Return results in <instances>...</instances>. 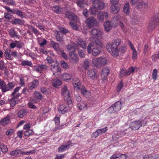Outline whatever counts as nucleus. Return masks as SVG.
Masks as SVG:
<instances>
[{
  "mask_svg": "<svg viewBox=\"0 0 159 159\" xmlns=\"http://www.w3.org/2000/svg\"><path fill=\"white\" fill-rule=\"evenodd\" d=\"M89 40L91 42L89 43L88 46L89 50L90 49L91 47H93L94 46L102 47V43L98 38L91 37L89 38Z\"/></svg>",
  "mask_w": 159,
  "mask_h": 159,
  "instance_id": "1",
  "label": "nucleus"
},
{
  "mask_svg": "<svg viewBox=\"0 0 159 159\" xmlns=\"http://www.w3.org/2000/svg\"><path fill=\"white\" fill-rule=\"evenodd\" d=\"M85 23L89 28L97 26L98 25V23L96 19L93 17L91 16L86 19Z\"/></svg>",
  "mask_w": 159,
  "mask_h": 159,
  "instance_id": "2",
  "label": "nucleus"
},
{
  "mask_svg": "<svg viewBox=\"0 0 159 159\" xmlns=\"http://www.w3.org/2000/svg\"><path fill=\"white\" fill-rule=\"evenodd\" d=\"M100 47L94 46L93 47H91L90 49H88V46L87 47V52L89 54L92 53L94 56H97L101 52L102 48Z\"/></svg>",
  "mask_w": 159,
  "mask_h": 159,
  "instance_id": "3",
  "label": "nucleus"
},
{
  "mask_svg": "<svg viewBox=\"0 0 159 159\" xmlns=\"http://www.w3.org/2000/svg\"><path fill=\"white\" fill-rule=\"evenodd\" d=\"M95 62H96L97 66H104L107 63V59L105 58L99 57L98 59L94 58L93 59Z\"/></svg>",
  "mask_w": 159,
  "mask_h": 159,
  "instance_id": "4",
  "label": "nucleus"
},
{
  "mask_svg": "<svg viewBox=\"0 0 159 159\" xmlns=\"http://www.w3.org/2000/svg\"><path fill=\"white\" fill-rule=\"evenodd\" d=\"M134 71V69L133 67L129 68L127 70L121 69L120 71V76L122 77L127 76L129 75L131 73H133Z\"/></svg>",
  "mask_w": 159,
  "mask_h": 159,
  "instance_id": "5",
  "label": "nucleus"
},
{
  "mask_svg": "<svg viewBox=\"0 0 159 159\" xmlns=\"http://www.w3.org/2000/svg\"><path fill=\"white\" fill-rule=\"evenodd\" d=\"M142 125V124L139 121H135L130 123V127L133 130L139 129Z\"/></svg>",
  "mask_w": 159,
  "mask_h": 159,
  "instance_id": "6",
  "label": "nucleus"
},
{
  "mask_svg": "<svg viewBox=\"0 0 159 159\" xmlns=\"http://www.w3.org/2000/svg\"><path fill=\"white\" fill-rule=\"evenodd\" d=\"M118 47L113 42L111 43H108L106 45L107 50L109 52H111L113 50H118Z\"/></svg>",
  "mask_w": 159,
  "mask_h": 159,
  "instance_id": "7",
  "label": "nucleus"
},
{
  "mask_svg": "<svg viewBox=\"0 0 159 159\" xmlns=\"http://www.w3.org/2000/svg\"><path fill=\"white\" fill-rule=\"evenodd\" d=\"M106 19L108 17V14L106 12L99 11L97 15V19L100 22H103L104 20V18Z\"/></svg>",
  "mask_w": 159,
  "mask_h": 159,
  "instance_id": "8",
  "label": "nucleus"
},
{
  "mask_svg": "<svg viewBox=\"0 0 159 159\" xmlns=\"http://www.w3.org/2000/svg\"><path fill=\"white\" fill-rule=\"evenodd\" d=\"M65 15L67 18L72 21H76L77 20L76 16L72 12L66 11V12Z\"/></svg>",
  "mask_w": 159,
  "mask_h": 159,
  "instance_id": "9",
  "label": "nucleus"
},
{
  "mask_svg": "<svg viewBox=\"0 0 159 159\" xmlns=\"http://www.w3.org/2000/svg\"><path fill=\"white\" fill-rule=\"evenodd\" d=\"M105 30L107 32H108L113 28H115V26L113 25V23L108 21L104 23Z\"/></svg>",
  "mask_w": 159,
  "mask_h": 159,
  "instance_id": "10",
  "label": "nucleus"
},
{
  "mask_svg": "<svg viewBox=\"0 0 159 159\" xmlns=\"http://www.w3.org/2000/svg\"><path fill=\"white\" fill-rule=\"evenodd\" d=\"M87 74L89 77L93 80L97 79L98 77V75L96 71L93 70H89Z\"/></svg>",
  "mask_w": 159,
  "mask_h": 159,
  "instance_id": "11",
  "label": "nucleus"
},
{
  "mask_svg": "<svg viewBox=\"0 0 159 159\" xmlns=\"http://www.w3.org/2000/svg\"><path fill=\"white\" fill-rule=\"evenodd\" d=\"M91 32L93 36L97 38L101 37L102 34L101 31L98 28H94L92 29Z\"/></svg>",
  "mask_w": 159,
  "mask_h": 159,
  "instance_id": "12",
  "label": "nucleus"
},
{
  "mask_svg": "<svg viewBox=\"0 0 159 159\" xmlns=\"http://www.w3.org/2000/svg\"><path fill=\"white\" fill-rule=\"evenodd\" d=\"M110 72L108 68L105 67L102 69L101 74V77L103 81L105 80Z\"/></svg>",
  "mask_w": 159,
  "mask_h": 159,
  "instance_id": "13",
  "label": "nucleus"
},
{
  "mask_svg": "<svg viewBox=\"0 0 159 159\" xmlns=\"http://www.w3.org/2000/svg\"><path fill=\"white\" fill-rule=\"evenodd\" d=\"M70 60L72 63H77L79 61V57L77 54L75 53L69 54Z\"/></svg>",
  "mask_w": 159,
  "mask_h": 159,
  "instance_id": "14",
  "label": "nucleus"
},
{
  "mask_svg": "<svg viewBox=\"0 0 159 159\" xmlns=\"http://www.w3.org/2000/svg\"><path fill=\"white\" fill-rule=\"evenodd\" d=\"M120 7V5H112L111 7V11L114 14H117L119 12Z\"/></svg>",
  "mask_w": 159,
  "mask_h": 159,
  "instance_id": "15",
  "label": "nucleus"
},
{
  "mask_svg": "<svg viewBox=\"0 0 159 159\" xmlns=\"http://www.w3.org/2000/svg\"><path fill=\"white\" fill-rule=\"evenodd\" d=\"M61 94L68 99H69V98L70 97L69 92L67 89L66 86H64L61 89Z\"/></svg>",
  "mask_w": 159,
  "mask_h": 159,
  "instance_id": "16",
  "label": "nucleus"
},
{
  "mask_svg": "<svg viewBox=\"0 0 159 159\" xmlns=\"http://www.w3.org/2000/svg\"><path fill=\"white\" fill-rule=\"evenodd\" d=\"M93 6L97 8L98 10H102L105 7V4L102 1H101L97 3L94 4Z\"/></svg>",
  "mask_w": 159,
  "mask_h": 159,
  "instance_id": "17",
  "label": "nucleus"
},
{
  "mask_svg": "<svg viewBox=\"0 0 159 159\" xmlns=\"http://www.w3.org/2000/svg\"><path fill=\"white\" fill-rule=\"evenodd\" d=\"M76 43L78 45L84 49L86 48L87 44L85 40H84L82 39H77Z\"/></svg>",
  "mask_w": 159,
  "mask_h": 159,
  "instance_id": "18",
  "label": "nucleus"
},
{
  "mask_svg": "<svg viewBox=\"0 0 159 159\" xmlns=\"http://www.w3.org/2000/svg\"><path fill=\"white\" fill-rule=\"evenodd\" d=\"M13 52L10 48L7 49L5 52V56L8 59L11 60V56H12Z\"/></svg>",
  "mask_w": 159,
  "mask_h": 159,
  "instance_id": "19",
  "label": "nucleus"
},
{
  "mask_svg": "<svg viewBox=\"0 0 159 159\" xmlns=\"http://www.w3.org/2000/svg\"><path fill=\"white\" fill-rule=\"evenodd\" d=\"M155 21H153V18L152 20L149 23L148 27V31L150 32L153 31L155 28Z\"/></svg>",
  "mask_w": 159,
  "mask_h": 159,
  "instance_id": "20",
  "label": "nucleus"
},
{
  "mask_svg": "<svg viewBox=\"0 0 159 159\" xmlns=\"http://www.w3.org/2000/svg\"><path fill=\"white\" fill-rule=\"evenodd\" d=\"M24 23L25 21L23 20L19 19H14L12 20V24L15 25H23L24 24Z\"/></svg>",
  "mask_w": 159,
  "mask_h": 159,
  "instance_id": "21",
  "label": "nucleus"
},
{
  "mask_svg": "<svg viewBox=\"0 0 159 159\" xmlns=\"http://www.w3.org/2000/svg\"><path fill=\"white\" fill-rule=\"evenodd\" d=\"M52 44V45L53 48L57 51L58 53L61 50L59 47V44L53 41L51 42Z\"/></svg>",
  "mask_w": 159,
  "mask_h": 159,
  "instance_id": "22",
  "label": "nucleus"
},
{
  "mask_svg": "<svg viewBox=\"0 0 159 159\" xmlns=\"http://www.w3.org/2000/svg\"><path fill=\"white\" fill-rule=\"evenodd\" d=\"M13 14H16L18 16L23 18L24 17V13L21 10L17 9H14V11Z\"/></svg>",
  "mask_w": 159,
  "mask_h": 159,
  "instance_id": "23",
  "label": "nucleus"
},
{
  "mask_svg": "<svg viewBox=\"0 0 159 159\" xmlns=\"http://www.w3.org/2000/svg\"><path fill=\"white\" fill-rule=\"evenodd\" d=\"M0 87L3 92H6L8 91L9 89L3 81H0Z\"/></svg>",
  "mask_w": 159,
  "mask_h": 159,
  "instance_id": "24",
  "label": "nucleus"
},
{
  "mask_svg": "<svg viewBox=\"0 0 159 159\" xmlns=\"http://www.w3.org/2000/svg\"><path fill=\"white\" fill-rule=\"evenodd\" d=\"M68 144L66 145H62L58 148V152H61L65 150L71 144V142L69 141Z\"/></svg>",
  "mask_w": 159,
  "mask_h": 159,
  "instance_id": "25",
  "label": "nucleus"
},
{
  "mask_svg": "<svg viewBox=\"0 0 159 159\" xmlns=\"http://www.w3.org/2000/svg\"><path fill=\"white\" fill-rule=\"evenodd\" d=\"M25 153L22 151L20 150H18L11 151L10 153V154L12 156H17L18 154H23Z\"/></svg>",
  "mask_w": 159,
  "mask_h": 159,
  "instance_id": "26",
  "label": "nucleus"
},
{
  "mask_svg": "<svg viewBox=\"0 0 159 159\" xmlns=\"http://www.w3.org/2000/svg\"><path fill=\"white\" fill-rule=\"evenodd\" d=\"M113 106L114 107L115 111L120 110L121 108V103L119 101L116 102Z\"/></svg>",
  "mask_w": 159,
  "mask_h": 159,
  "instance_id": "27",
  "label": "nucleus"
},
{
  "mask_svg": "<svg viewBox=\"0 0 159 159\" xmlns=\"http://www.w3.org/2000/svg\"><path fill=\"white\" fill-rule=\"evenodd\" d=\"M78 107L79 109L81 110L86 109V104L84 103L83 102L80 103H78L77 104Z\"/></svg>",
  "mask_w": 159,
  "mask_h": 159,
  "instance_id": "28",
  "label": "nucleus"
},
{
  "mask_svg": "<svg viewBox=\"0 0 159 159\" xmlns=\"http://www.w3.org/2000/svg\"><path fill=\"white\" fill-rule=\"evenodd\" d=\"M10 117L9 116H6L4 118L3 120L1 121V124L3 126L8 124L10 122Z\"/></svg>",
  "mask_w": 159,
  "mask_h": 159,
  "instance_id": "29",
  "label": "nucleus"
},
{
  "mask_svg": "<svg viewBox=\"0 0 159 159\" xmlns=\"http://www.w3.org/2000/svg\"><path fill=\"white\" fill-rule=\"evenodd\" d=\"M20 100H16L14 98H12L9 101V103L10 104L11 106L14 107L16 103H17Z\"/></svg>",
  "mask_w": 159,
  "mask_h": 159,
  "instance_id": "30",
  "label": "nucleus"
},
{
  "mask_svg": "<svg viewBox=\"0 0 159 159\" xmlns=\"http://www.w3.org/2000/svg\"><path fill=\"white\" fill-rule=\"evenodd\" d=\"M67 50L70 53H75V49L74 46L71 45H68L67 46Z\"/></svg>",
  "mask_w": 159,
  "mask_h": 159,
  "instance_id": "31",
  "label": "nucleus"
},
{
  "mask_svg": "<svg viewBox=\"0 0 159 159\" xmlns=\"http://www.w3.org/2000/svg\"><path fill=\"white\" fill-rule=\"evenodd\" d=\"M61 77L65 81L70 80L71 78V76L67 73H64L62 75Z\"/></svg>",
  "mask_w": 159,
  "mask_h": 159,
  "instance_id": "32",
  "label": "nucleus"
},
{
  "mask_svg": "<svg viewBox=\"0 0 159 159\" xmlns=\"http://www.w3.org/2000/svg\"><path fill=\"white\" fill-rule=\"evenodd\" d=\"M39 82L38 80H35L33 82L31 83V85L30 88L31 89H32L37 87L39 84Z\"/></svg>",
  "mask_w": 159,
  "mask_h": 159,
  "instance_id": "33",
  "label": "nucleus"
},
{
  "mask_svg": "<svg viewBox=\"0 0 159 159\" xmlns=\"http://www.w3.org/2000/svg\"><path fill=\"white\" fill-rule=\"evenodd\" d=\"M123 10L125 13L128 14L129 13V4L128 3H126L123 8Z\"/></svg>",
  "mask_w": 159,
  "mask_h": 159,
  "instance_id": "34",
  "label": "nucleus"
},
{
  "mask_svg": "<svg viewBox=\"0 0 159 159\" xmlns=\"http://www.w3.org/2000/svg\"><path fill=\"white\" fill-rule=\"evenodd\" d=\"M26 113V111L25 109L20 110L18 113V116L19 117L22 118L25 115Z\"/></svg>",
  "mask_w": 159,
  "mask_h": 159,
  "instance_id": "35",
  "label": "nucleus"
},
{
  "mask_svg": "<svg viewBox=\"0 0 159 159\" xmlns=\"http://www.w3.org/2000/svg\"><path fill=\"white\" fill-rule=\"evenodd\" d=\"M153 21H155L156 25H157L159 29V15H155L153 18Z\"/></svg>",
  "mask_w": 159,
  "mask_h": 159,
  "instance_id": "36",
  "label": "nucleus"
},
{
  "mask_svg": "<svg viewBox=\"0 0 159 159\" xmlns=\"http://www.w3.org/2000/svg\"><path fill=\"white\" fill-rule=\"evenodd\" d=\"M61 84L62 82L60 80L57 79L54 82L53 85L54 87L57 88V86L61 85Z\"/></svg>",
  "mask_w": 159,
  "mask_h": 159,
  "instance_id": "37",
  "label": "nucleus"
},
{
  "mask_svg": "<svg viewBox=\"0 0 159 159\" xmlns=\"http://www.w3.org/2000/svg\"><path fill=\"white\" fill-rule=\"evenodd\" d=\"M60 64L61 66L64 68L68 69L69 68V65L64 61H61Z\"/></svg>",
  "mask_w": 159,
  "mask_h": 159,
  "instance_id": "38",
  "label": "nucleus"
},
{
  "mask_svg": "<svg viewBox=\"0 0 159 159\" xmlns=\"http://www.w3.org/2000/svg\"><path fill=\"white\" fill-rule=\"evenodd\" d=\"M97 8L94 7L90 8V13L93 15H95L97 12Z\"/></svg>",
  "mask_w": 159,
  "mask_h": 159,
  "instance_id": "39",
  "label": "nucleus"
},
{
  "mask_svg": "<svg viewBox=\"0 0 159 159\" xmlns=\"http://www.w3.org/2000/svg\"><path fill=\"white\" fill-rule=\"evenodd\" d=\"M16 47L19 48H22L24 45L23 43L19 41H16Z\"/></svg>",
  "mask_w": 159,
  "mask_h": 159,
  "instance_id": "40",
  "label": "nucleus"
},
{
  "mask_svg": "<svg viewBox=\"0 0 159 159\" xmlns=\"http://www.w3.org/2000/svg\"><path fill=\"white\" fill-rule=\"evenodd\" d=\"M61 8L58 6H55L53 8V11L55 12L58 14H60L61 12Z\"/></svg>",
  "mask_w": 159,
  "mask_h": 159,
  "instance_id": "41",
  "label": "nucleus"
},
{
  "mask_svg": "<svg viewBox=\"0 0 159 159\" xmlns=\"http://www.w3.org/2000/svg\"><path fill=\"white\" fill-rule=\"evenodd\" d=\"M126 50V47L125 46L121 47L119 49V52L121 54L124 53Z\"/></svg>",
  "mask_w": 159,
  "mask_h": 159,
  "instance_id": "42",
  "label": "nucleus"
},
{
  "mask_svg": "<svg viewBox=\"0 0 159 159\" xmlns=\"http://www.w3.org/2000/svg\"><path fill=\"white\" fill-rule=\"evenodd\" d=\"M34 94L35 97L38 99L40 100L42 98V94L39 92L36 91L34 93Z\"/></svg>",
  "mask_w": 159,
  "mask_h": 159,
  "instance_id": "43",
  "label": "nucleus"
},
{
  "mask_svg": "<svg viewBox=\"0 0 159 159\" xmlns=\"http://www.w3.org/2000/svg\"><path fill=\"white\" fill-rule=\"evenodd\" d=\"M84 0H78L76 1V3L77 5L80 7H83L84 6V3L83 2Z\"/></svg>",
  "mask_w": 159,
  "mask_h": 159,
  "instance_id": "44",
  "label": "nucleus"
},
{
  "mask_svg": "<svg viewBox=\"0 0 159 159\" xmlns=\"http://www.w3.org/2000/svg\"><path fill=\"white\" fill-rule=\"evenodd\" d=\"M9 32L10 35L13 37L17 36L16 34V33L14 29L9 30Z\"/></svg>",
  "mask_w": 159,
  "mask_h": 159,
  "instance_id": "45",
  "label": "nucleus"
},
{
  "mask_svg": "<svg viewBox=\"0 0 159 159\" xmlns=\"http://www.w3.org/2000/svg\"><path fill=\"white\" fill-rule=\"evenodd\" d=\"M21 64L23 66H31L32 64L31 61H23Z\"/></svg>",
  "mask_w": 159,
  "mask_h": 159,
  "instance_id": "46",
  "label": "nucleus"
},
{
  "mask_svg": "<svg viewBox=\"0 0 159 159\" xmlns=\"http://www.w3.org/2000/svg\"><path fill=\"white\" fill-rule=\"evenodd\" d=\"M56 37L57 41L61 43H62L63 42V40L62 38V37L60 36L59 35V32H57V35H56Z\"/></svg>",
  "mask_w": 159,
  "mask_h": 159,
  "instance_id": "47",
  "label": "nucleus"
},
{
  "mask_svg": "<svg viewBox=\"0 0 159 159\" xmlns=\"http://www.w3.org/2000/svg\"><path fill=\"white\" fill-rule=\"evenodd\" d=\"M89 61L87 59H85L84 62V66L85 70L87 69L89 67Z\"/></svg>",
  "mask_w": 159,
  "mask_h": 159,
  "instance_id": "48",
  "label": "nucleus"
},
{
  "mask_svg": "<svg viewBox=\"0 0 159 159\" xmlns=\"http://www.w3.org/2000/svg\"><path fill=\"white\" fill-rule=\"evenodd\" d=\"M41 91L43 93L46 95L48 94L49 93L48 90L46 88L43 87L41 88Z\"/></svg>",
  "mask_w": 159,
  "mask_h": 159,
  "instance_id": "49",
  "label": "nucleus"
},
{
  "mask_svg": "<svg viewBox=\"0 0 159 159\" xmlns=\"http://www.w3.org/2000/svg\"><path fill=\"white\" fill-rule=\"evenodd\" d=\"M157 71L156 69H154L152 73V78L154 80H156L157 78Z\"/></svg>",
  "mask_w": 159,
  "mask_h": 159,
  "instance_id": "50",
  "label": "nucleus"
},
{
  "mask_svg": "<svg viewBox=\"0 0 159 159\" xmlns=\"http://www.w3.org/2000/svg\"><path fill=\"white\" fill-rule=\"evenodd\" d=\"M58 54H61L62 56L65 59H67V56L66 53L64 52L62 49L59 52Z\"/></svg>",
  "mask_w": 159,
  "mask_h": 159,
  "instance_id": "51",
  "label": "nucleus"
},
{
  "mask_svg": "<svg viewBox=\"0 0 159 159\" xmlns=\"http://www.w3.org/2000/svg\"><path fill=\"white\" fill-rule=\"evenodd\" d=\"M14 84L13 82H9L8 84V86L7 87L9 89L8 90L11 89H12L14 87Z\"/></svg>",
  "mask_w": 159,
  "mask_h": 159,
  "instance_id": "52",
  "label": "nucleus"
},
{
  "mask_svg": "<svg viewBox=\"0 0 159 159\" xmlns=\"http://www.w3.org/2000/svg\"><path fill=\"white\" fill-rule=\"evenodd\" d=\"M70 24L73 29L76 30H78V27L76 24H75L74 23H73L72 22H70Z\"/></svg>",
  "mask_w": 159,
  "mask_h": 159,
  "instance_id": "53",
  "label": "nucleus"
},
{
  "mask_svg": "<svg viewBox=\"0 0 159 159\" xmlns=\"http://www.w3.org/2000/svg\"><path fill=\"white\" fill-rule=\"evenodd\" d=\"M111 52V55L113 57H116L118 55V50H113Z\"/></svg>",
  "mask_w": 159,
  "mask_h": 159,
  "instance_id": "54",
  "label": "nucleus"
},
{
  "mask_svg": "<svg viewBox=\"0 0 159 159\" xmlns=\"http://www.w3.org/2000/svg\"><path fill=\"white\" fill-rule=\"evenodd\" d=\"M121 40L119 38L116 39H114L113 42L116 44V45H117L118 46L120 45L121 43Z\"/></svg>",
  "mask_w": 159,
  "mask_h": 159,
  "instance_id": "55",
  "label": "nucleus"
},
{
  "mask_svg": "<svg viewBox=\"0 0 159 159\" xmlns=\"http://www.w3.org/2000/svg\"><path fill=\"white\" fill-rule=\"evenodd\" d=\"M78 54L79 56L81 58L84 57L85 56V54L83 50H78Z\"/></svg>",
  "mask_w": 159,
  "mask_h": 159,
  "instance_id": "56",
  "label": "nucleus"
},
{
  "mask_svg": "<svg viewBox=\"0 0 159 159\" xmlns=\"http://www.w3.org/2000/svg\"><path fill=\"white\" fill-rule=\"evenodd\" d=\"M107 127H106L104 128L98 129L97 130H98L100 134H101L102 133H105L107 131Z\"/></svg>",
  "mask_w": 159,
  "mask_h": 159,
  "instance_id": "57",
  "label": "nucleus"
},
{
  "mask_svg": "<svg viewBox=\"0 0 159 159\" xmlns=\"http://www.w3.org/2000/svg\"><path fill=\"white\" fill-rule=\"evenodd\" d=\"M60 30L61 32H62L64 34H66L69 32L68 30L64 27H60Z\"/></svg>",
  "mask_w": 159,
  "mask_h": 159,
  "instance_id": "58",
  "label": "nucleus"
},
{
  "mask_svg": "<svg viewBox=\"0 0 159 159\" xmlns=\"http://www.w3.org/2000/svg\"><path fill=\"white\" fill-rule=\"evenodd\" d=\"M99 134H100L98 130H97L95 132H93L92 135V137L93 138H96L97 137Z\"/></svg>",
  "mask_w": 159,
  "mask_h": 159,
  "instance_id": "59",
  "label": "nucleus"
},
{
  "mask_svg": "<svg viewBox=\"0 0 159 159\" xmlns=\"http://www.w3.org/2000/svg\"><path fill=\"white\" fill-rule=\"evenodd\" d=\"M38 66L42 71L43 70L46 69L47 68V66L45 65H39Z\"/></svg>",
  "mask_w": 159,
  "mask_h": 159,
  "instance_id": "60",
  "label": "nucleus"
},
{
  "mask_svg": "<svg viewBox=\"0 0 159 159\" xmlns=\"http://www.w3.org/2000/svg\"><path fill=\"white\" fill-rule=\"evenodd\" d=\"M123 86V84L122 82H121L117 86V91L118 92H119L120 91L121 89L122 88Z\"/></svg>",
  "mask_w": 159,
  "mask_h": 159,
  "instance_id": "61",
  "label": "nucleus"
},
{
  "mask_svg": "<svg viewBox=\"0 0 159 159\" xmlns=\"http://www.w3.org/2000/svg\"><path fill=\"white\" fill-rule=\"evenodd\" d=\"M111 3L112 5H117L118 3V0H110Z\"/></svg>",
  "mask_w": 159,
  "mask_h": 159,
  "instance_id": "62",
  "label": "nucleus"
},
{
  "mask_svg": "<svg viewBox=\"0 0 159 159\" xmlns=\"http://www.w3.org/2000/svg\"><path fill=\"white\" fill-rule=\"evenodd\" d=\"M4 17L8 20H10L12 18L10 14H8L7 13H4Z\"/></svg>",
  "mask_w": 159,
  "mask_h": 159,
  "instance_id": "63",
  "label": "nucleus"
},
{
  "mask_svg": "<svg viewBox=\"0 0 159 159\" xmlns=\"http://www.w3.org/2000/svg\"><path fill=\"white\" fill-rule=\"evenodd\" d=\"M108 111L110 113H112L114 111H115L114 107L113 105H112L108 108Z\"/></svg>",
  "mask_w": 159,
  "mask_h": 159,
  "instance_id": "64",
  "label": "nucleus"
}]
</instances>
